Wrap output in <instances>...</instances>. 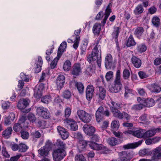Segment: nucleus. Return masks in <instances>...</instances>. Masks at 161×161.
Segmentation results:
<instances>
[{"label":"nucleus","mask_w":161,"mask_h":161,"mask_svg":"<svg viewBox=\"0 0 161 161\" xmlns=\"http://www.w3.org/2000/svg\"><path fill=\"white\" fill-rule=\"evenodd\" d=\"M57 128L58 133L62 139L65 140L68 138L69 134L66 129L60 126H58Z\"/></svg>","instance_id":"2eb2a0df"},{"label":"nucleus","mask_w":161,"mask_h":161,"mask_svg":"<svg viewBox=\"0 0 161 161\" xmlns=\"http://www.w3.org/2000/svg\"><path fill=\"white\" fill-rule=\"evenodd\" d=\"M71 67L70 62L69 60H66L64 63L63 68L64 71H68L69 70Z\"/></svg>","instance_id":"c03bdc74"},{"label":"nucleus","mask_w":161,"mask_h":161,"mask_svg":"<svg viewBox=\"0 0 161 161\" xmlns=\"http://www.w3.org/2000/svg\"><path fill=\"white\" fill-rule=\"evenodd\" d=\"M145 106V104L140 103L139 104L135 105L132 108V109L134 111H137L142 109Z\"/></svg>","instance_id":"de8ad7c7"},{"label":"nucleus","mask_w":161,"mask_h":161,"mask_svg":"<svg viewBox=\"0 0 161 161\" xmlns=\"http://www.w3.org/2000/svg\"><path fill=\"white\" fill-rule=\"evenodd\" d=\"M37 62L38 63L36 64L37 67L35 71V72L36 73L40 72L41 70V67L42 64V60L41 57H39Z\"/></svg>","instance_id":"f704fd0d"},{"label":"nucleus","mask_w":161,"mask_h":161,"mask_svg":"<svg viewBox=\"0 0 161 161\" xmlns=\"http://www.w3.org/2000/svg\"><path fill=\"white\" fill-rule=\"evenodd\" d=\"M94 91V88L92 85H89L86 88V97L88 100L92 99Z\"/></svg>","instance_id":"f3484780"},{"label":"nucleus","mask_w":161,"mask_h":161,"mask_svg":"<svg viewBox=\"0 0 161 161\" xmlns=\"http://www.w3.org/2000/svg\"><path fill=\"white\" fill-rule=\"evenodd\" d=\"M24 125L18 122L14 124L13 127L14 130L15 132H19L22 130Z\"/></svg>","instance_id":"79ce46f5"},{"label":"nucleus","mask_w":161,"mask_h":161,"mask_svg":"<svg viewBox=\"0 0 161 161\" xmlns=\"http://www.w3.org/2000/svg\"><path fill=\"white\" fill-rule=\"evenodd\" d=\"M71 109L69 107H67L65 110V117L68 118L71 114Z\"/></svg>","instance_id":"0e129e2a"},{"label":"nucleus","mask_w":161,"mask_h":161,"mask_svg":"<svg viewBox=\"0 0 161 161\" xmlns=\"http://www.w3.org/2000/svg\"><path fill=\"white\" fill-rule=\"evenodd\" d=\"M131 60L132 64L135 67L138 68L141 67L142 61L140 58L136 56H133L131 58Z\"/></svg>","instance_id":"393cba45"},{"label":"nucleus","mask_w":161,"mask_h":161,"mask_svg":"<svg viewBox=\"0 0 161 161\" xmlns=\"http://www.w3.org/2000/svg\"><path fill=\"white\" fill-rule=\"evenodd\" d=\"M152 153L153 155L152 159L154 161H157L161 158V145L154 149L153 150Z\"/></svg>","instance_id":"4468645a"},{"label":"nucleus","mask_w":161,"mask_h":161,"mask_svg":"<svg viewBox=\"0 0 161 161\" xmlns=\"http://www.w3.org/2000/svg\"><path fill=\"white\" fill-rule=\"evenodd\" d=\"M75 85L80 93H82L84 91V87L83 84L80 82L75 83Z\"/></svg>","instance_id":"a18cd8bd"},{"label":"nucleus","mask_w":161,"mask_h":161,"mask_svg":"<svg viewBox=\"0 0 161 161\" xmlns=\"http://www.w3.org/2000/svg\"><path fill=\"white\" fill-rule=\"evenodd\" d=\"M30 102V100L28 99H21L18 103L17 107L21 111L23 112L24 110L29 105ZM29 111L28 110L23 111V112L28 113Z\"/></svg>","instance_id":"0eeeda50"},{"label":"nucleus","mask_w":161,"mask_h":161,"mask_svg":"<svg viewBox=\"0 0 161 161\" xmlns=\"http://www.w3.org/2000/svg\"><path fill=\"white\" fill-rule=\"evenodd\" d=\"M28 147L25 144L20 143L19 144V151L24 152L26 151Z\"/></svg>","instance_id":"09e8293b"},{"label":"nucleus","mask_w":161,"mask_h":161,"mask_svg":"<svg viewBox=\"0 0 161 161\" xmlns=\"http://www.w3.org/2000/svg\"><path fill=\"white\" fill-rule=\"evenodd\" d=\"M41 100L42 102L44 103H48L52 101L51 94L43 96L41 98Z\"/></svg>","instance_id":"473e14b6"},{"label":"nucleus","mask_w":161,"mask_h":161,"mask_svg":"<svg viewBox=\"0 0 161 161\" xmlns=\"http://www.w3.org/2000/svg\"><path fill=\"white\" fill-rule=\"evenodd\" d=\"M161 130L160 128H157L150 130L147 131H145L144 133V138H147L151 137L154 135L157 132H160Z\"/></svg>","instance_id":"412c9836"},{"label":"nucleus","mask_w":161,"mask_h":161,"mask_svg":"<svg viewBox=\"0 0 161 161\" xmlns=\"http://www.w3.org/2000/svg\"><path fill=\"white\" fill-rule=\"evenodd\" d=\"M142 141H139L135 143H129L123 146V147L125 149H133L138 147L142 143Z\"/></svg>","instance_id":"4be33fe9"},{"label":"nucleus","mask_w":161,"mask_h":161,"mask_svg":"<svg viewBox=\"0 0 161 161\" xmlns=\"http://www.w3.org/2000/svg\"><path fill=\"white\" fill-rule=\"evenodd\" d=\"M113 65V59L112 55L108 54L105 57V65L106 69H110Z\"/></svg>","instance_id":"6ab92c4d"},{"label":"nucleus","mask_w":161,"mask_h":161,"mask_svg":"<svg viewBox=\"0 0 161 161\" xmlns=\"http://www.w3.org/2000/svg\"><path fill=\"white\" fill-rule=\"evenodd\" d=\"M41 134L38 131L33 132L31 133V136L33 138H39L41 137Z\"/></svg>","instance_id":"774afa93"},{"label":"nucleus","mask_w":161,"mask_h":161,"mask_svg":"<svg viewBox=\"0 0 161 161\" xmlns=\"http://www.w3.org/2000/svg\"><path fill=\"white\" fill-rule=\"evenodd\" d=\"M82 72V68L81 64L78 63H75L73 66L71 71V74L74 77L79 75Z\"/></svg>","instance_id":"9d476101"},{"label":"nucleus","mask_w":161,"mask_h":161,"mask_svg":"<svg viewBox=\"0 0 161 161\" xmlns=\"http://www.w3.org/2000/svg\"><path fill=\"white\" fill-rule=\"evenodd\" d=\"M64 123L67 128L70 130L75 131L78 129V126L76 122L72 119L64 120Z\"/></svg>","instance_id":"1a4fd4ad"},{"label":"nucleus","mask_w":161,"mask_h":161,"mask_svg":"<svg viewBox=\"0 0 161 161\" xmlns=\"http://www.w3.org/2000/svg\"><path fill=\"white\" fill-rule=\"evenodd\" d=\"M149 87V89L152 92H158L160 91L161 89L160 87L156 84L151 85Z\"/></svg>","instance_id":"c85d7f7f"},{"label":"nucleus","mask_w":161,"mask_h":161,"mask_svg":"<svg viewBox=\"0 0 161 161\" xmlns=\"http://www.w3.org/2000/svg\"><path fill=\"white\" fill-rule=\"evenodd\" d=\"M110 109L113 116L118 119H122L124 118L126 120H128L130 118V116L125 112L121 113L118 109L113 107H110Z\"/></svg>","instance_id":"7ed1b4c3"},{"label":"nucleus","mask_w":161,"mask_h":161,"mask_svg":"<svg viewBox=\"0 0 161 161\" xmlns=\"http://www.w3.org/2000/svg\"><path fill=\"white\" fill-rule=\"evenodd\" d=\"M52 155L53 160L54 161H60L65 156L66 153L63 149L58 148L55 150Z\"/></svg>","instance_id":"39448f33"},{"label":"nucleus","mask_w":161,"mask_h":161,"mask_svg":"<svg viewBox=\"0 0 161 161\" xmlns=\"http://www.w3.org/2000/svg\"><path fill=\"white\" fill-rule=\"evenodd\" d=\"M79 142L78 144V147L80 150H82L85 148L87 143L88 142L85 140H83L79 141Z\"/></svg>","instance_id":"e433bc0d"},{"label":"nucleus","mask_w":161,"mask_h":161,"mask_svg":"<svg viewBox=\"0 0 161 161\" xmlns=\"http://www.w3.org/2000/svg\"><path fill=\"white\" fill-rule=\"evenodd\" d=\"M60 57H58V56L56 57L52 61L50 64V67L51 69H54L56 66L58 61L60 58Z\"/></svg>","instance_id":"3c124183"},{"label":"nucleus","mask_w":161,"mask_h":161,"mask_svg":"<svg viewBox=\"0 0 161 161\" xmlns=\"http://www.w3.org/2000/svg\"><path fill=\"white\" fill-rule=\"evenodd\" d=\"M67 44L66 42H63L60 45L59 47L58 48L57 56L58 57H60L62 55V53L64 52L67 47Z\"/></svg>","instance_id":"5701e85b"},{"label":"nucleus","mask_w":161,"mask_h":161,"mask_svg":"<svg viewBox=\"0 0 161 161\" xmlns=\"http://www.w3.org/2000/svg\"><path fill=\"white\" fill-rule=\"evenodd\" d=\"M95 69L94 67L91 64H90L86 69V73L87 74H90L92 73Z\"/></svg>","instance_id":"4d7b16f0"},{"label":"nucleus","mask_w":161,"mask_h":161,"mask_svg":"<svg viewBox=\"0 0 161 161\" xmlns=\"http://www.w3.org/2000/svg\"><path fill=\"white\" fill-rule=\"evenodd\" d=\"M99 90L97 91V95L100 99L102 100L104 99L106 96V90L102 86L98 87Z\"/></svg>","instance_id":"b1692460"},{"label":"nucleus","mask_w":161,"mask_h":161,"mask_svg":"<svg viewBox=\"0 0 161 161\" xmlns=\"http://www.w3.org/2000/svg\"><path fill=\"white\" fill-rule=\"evenodd\" d=\"M75 161H85V157L81 154H77L75 157Z\"/></svg>","instance_id":"5fc2aeb1"},{"label":"nucleus","mask_w":161,"mask_h":161,"mask_svg":"<svg viewBox=\"0 0 161 161\" xmlns=\"http://www.w3.org/2000/svg\"><path fill=\"white\" fill-rule=\"evenodd\" d=\"M120 71L118 70L116 73L114 83L113 85L109 87V90L112 92L117 93L121 90L122 84L120 80Z\"/></svg>","instance_id":"f03ea898"},{"label":"nucleus","mask_w":161,"mask_h":161,"mask_svg":"<svg viewBox=\"0 0 161 161\" xmlns=\"http://www.w3.org/2000/svg\"><path fill=\"white\" fill-rule=\"evenodd\" d=\"M77 114L80 119L85 123H89L92 119V115L83 110H79Z\"/></svg>","instance_id":"20e7f679"},{"label":"nucleus","mask_w":161,"mask_h":161,"mask_svg":"<svg viewBox=\"0 0 161 161\" xmlns=\"http://www.w3.org/2000/svg\"><path fill=\"white\" fill-rule=\"evenodd\" d=\"M145 130L144 129H140L134 131L128 130L124 132L125 134H132V135L138 138H144V133Z\"/></svg>","instance_id":"9b49d317"},{"label":"nucleus","mask_w":161,"mask_h":161,"mask_svg":"<svg viewBox=\"0 0 161 161\" xmlns=\"http://www.w3.org/2000/svg\"><path fill=\"white\" fill-rule=\"evenodd\" d=\"M120 30V28L119 27H115L114 28V31L112 34L113 39L116 42L117 49L118 51H119L120 50L118 40V37L119 33Z\"/></svg>","instance_id":"ddd939ff"},{"label":"nucleus","mask_w":161,"mask_h":161,"mask_svg":"<svg viewBox=\"0 0 161 161\" xmlns=\"http://www.w3.org/2000/svg\"><path fill=\"white\" fill-rule=\"evenodd\" d=\"M152 22L156 27H158L160 24L159 18L156 16H154L152 19Z\"/></svg>","instance_id":"58836bf2"},{"label":"nucleus","mask_w":161,"mask_h":161,"mask_svg":"<svg viewBox=\"0 0 161 161\" xmlns=\"http://www.w3.org/2000/svg\"><path fill=\"white\" fill-rule=\"evenodd\" d=\"M39 153L42 156H47L48 153V150L45 147H42L38 150Z\"/></svg>","instance_id":"ea45409f"},{"label":"nucleus","mask_w":161,"mask_h":161,"mask_svg":"<svg viewBox=\"0 0 161 161\" xmlns=\"http://www.w3.org/2000/svg\"><path fill=\"white\" fill-rule=\"evenodd\" d=\"M101 46L98 45L97 43L93 49L91 54H89L87 56V60L88 62L92 63L96 60L98 66L100 67L101 63Z\"/></svg>","instance_id":"f257e3e1"},{"label":"nucleus","mask_w":161,"mask_h":161,"mask_svg":"<svg viewBox=\"0 0 161 161\" xmlns=\"http://www.w3.org/2000/svg\"><path fill=\"white\" fill-rule=\"evenodd\" d=\"M36 112L37 114L45 119H48L50 117V113L46 108L41 106L37 108Z\"/></svg>","instance_id":"6e6552de"},{"label":"nucleus","mask_w":161,"mask_h":161,"mask_svg":"<svg viewBox=\"0 0 161 161\" xmlns=\"http://www.w3.org/2000/svg\"><path fill=\"white\" fill-rule=\"evenodd\" d=\"M12 131V129L11 127H8L2 132V135L4 137L8 138L11 134Z\"/></svg>","instance_id":"2f4dec72"},{"label":"nucleus","mask_w":161,"mask_h":161,"mask_svg":"<svg viewBox=\"0 0 161 161\" xmlns=\"http://www.w3.org/2000/svg\"><path fill=\"white\" fill-rule=\"evenodd\" d=\"M126 46L128 47L134 46L136 44V43L132 35H130L126 42Z\"/></svg>","instance_id":"cd10ccee"},{"label":"nucleus","mask_w":161,"mask_h":161,"mask_svg":"<svg viewBox=\"0 0 161 161\" xmlns=\"http://www.w3.org/2000/svg\"><path fill=\"white\" fill-rule=\"evenodd\" d=\"M101 26L100 24L98 23H95L93 28L92 30L95 34H98L101 30Z\"/></svg>","instance_id":"72a5a7b5"},{"label":"nucleus","mask_w":161,"mask_h":161,"mask_svg":"<svg viewBox=\"0 0 161 161\" xmlns=\"http://www.w3.org/2000/svg\"><path fill=\"white\" fill-rule=\"evenodd\" d=\"M29 136L28 132L26 131H23L21 133V136L24 139H27Z\"/></svg>","instance_id":"052dcab7"},{"label":"nucleus","mask_w":161,"mask_h":161,"mask_svg":"<svg viewBox=\"0 0 161 161\" xmlns=\"http://www.w3.org/2000/svg\"><path fill=\"white\" fill-rule=\"evenodd\" d=\"M51 97L52 98V101L55 104L59 103L61 102L59 97L57 94H51Z\"/></svg>","instance_id":"7c9ffc66"},{"label":"nucleus","mask_w":161,"mask_h":161,"mask_svg":"<svg viewBox=\"0 0 161 161\" xmlns=\"http://www.w3.org/2000/svg\"><path fill=\"white\" fill-rule=\"evenodd\" d=\"M95 115L97 121L98 123L101 122L102 120L103 114L96 112Z\"/></svg>","instance_id":"864d4df0"},{"label":"nucleus","mask_w":161,"mask_h":161,"mask_svg":"<svg viewBox=\"0 0 161 161\" xmlns=\"http://www.w3.org/2000/svg\"><path fill=\"white\" fill-rule=\"evenodd\" d=\"M27 117L29 121L32 123L35 122L36 118L35 115L31 113H29L28 114Z\"/></svg>","instance_id":"603ef678"},{"label":"nucleus","mask_w":161,"mask_h":161,"mask_svg":"<svg viewBox=\"0 0 161 161\" xmlns=\"http://www.w3.org/2000/svg\"><path fill=\"white\" fill-rule=\"evenodd\" d=\"M89 144L92 149L96 150H100L102 153H107L109 150L106 147L101 144H98L93 142H88Z\"/></svg>","instance_id":"423d86ee"},{"label":"nucleus","mask_w":161,"mask_h":161,"mask_svg":"<svg viewBox=\"0 0 161 161\" xmlns=\"http://www.w3.org/2000/svg\"><path fill=\"white\" fill-rule=\"evenodd\" d=\"M83 130L86 134L90 136L93 134L95 131V129L94 127L87 124H85L83 126Z\"/></svg>","instance_id":"dca6fc26"},{"label":"nucleus","mask_w":161,"mask_h":161,"mask_svg":"<svg viewBox=\"0 0 161 161\" xmlns=\"http://www.w3.org/2000/svg\"><path fill=\"white\" fill-rule=\"evenodd\" d=\"M37 126L41 129H44L46 127V122L44 120H40L38 121Z\"/></svg>","instance_id":"49530a36"},{"label":"nucleus","mask_w":161,"mask_h":161,"mask_svg":"<svg viewBox=\"0 0 161 161\" xmlns=\"http://www.w3.org/2000/svg\"><path fill=\"white\" fill-rule=\"evenodd\" d=\"M137 51L140 53L145 52L147 50V47L144 44L138 45L136 48Z\"/></svg>","instance_id":"c9c22d12"},{"label":"nucleus","mask_w":161,"mask_h":161,"mask_svg":"<svg viewBox=\"0 0 161 161\" xmlns=\"http://www.w3.org/2000/svg\"><path fill=\"white\" fill-rule=\"evenodd\" d=\"M20 76L21 79L25 81H29V78L28 75H26L23 73H21L20 74Z\"/></svg>","instance_id":"e2e57ef3"},{"label":"nucleus","mask_w":161,"mask_h":161,"mask_svg":"<svg viewBox=\"0 0 161 161\" xmlns=\"http://www.w3.org/2000/svg\"><path fill=\"white\" fill-rule=\"evenodd\" d=\"M10 107V102L8 101L4 102L2 104V107L4 109H7Z\"/></svg>","instance_id":"338daca9"},{"label":"nucleus","mask_w":161,"mask_h":161,"mask_svg":"<svg viewBox=\"0 0 161 161\" xmlns=\"http://www.w3.org/2000/svg\"><path fill=\"white\" fill-rule=\"evenodd\" d=\"M155 104L154 100L153 99H147L145 100L143 104H145V106L150 107L153 106Z\"/></svg>","instance_id":"a19ab883"},{"label":"nucleus","mask_w":161,"mask_h":161,"mask_svg":"<svg viewBox=\"0 0 161 161\" xmlns=\"http://www.w3.org/2000/svg\"><path fill=\"white\" fill-rule=\"evenodd\" d=\"M53 52V49L51 48L47 49L46 52V56H45L46 60L48 61H49L51 60V57L50 55Z\"/></svg>","instance_id":"8fccbe9b"},{"label":"nucleus","mask_w":161,"mask_h":161,"mask_svg":"<svg viewBox=\"0 0 161 161\" xmlns=\"http://www.w3.org/2000/svg\"><path fill=\"white\" fill-rule=\"evenodd\" d=\"M111 128L113 130H117L119 126V123L118 120H114L113 121L111 124Z\"/></svg>","instance_id":"4c0bfd02"},{"label":"nucleus","mask_w":161,"mask_h":161,"mask_svg":"<svg viewBox=\"0 0 161 161\" xmlns=\"http://www.w3.org/2000/svg\"><path fill=\"white\" fill-rule=\"evenodd\" d=\"M143 32V29L142 27L137 28L134 32L135 35L138 37H140Z\"/></svg>","instance_id":"37998d69"},{"label":"nucleus","mask_w":161,"mask_h":161,"mask_svg":"<svg viewBox=\"0 0 161 161\" xmlns=\"http://www.w3.org/2000/svg\"><path fill=\"white\" fill-rule=\"evenodd\" d=\"M119 158L117 159L113 160L112 161H129L127 158V154L125 152H122L119 153Z\"/></svg>","instance_id":"a878e982"},{"label":"nucleus","mask_w":161,"mask_h":161,"mask_svg":"<svg viewBox=\"0 0 161 161\" xmlns=\"http://www.w3.org/2000/svg\"><path fill=\"white\" fill-rule=\"evenodd\" d=\"M57 144L58 146L62 148V149L65 148V147L66 144L60 140H57Z\"/></svg>","instance_id":"680f3d73"},{"label":"nucleus","mask_w":161,"mask_h":161,"mask_svg":"<svg viewBox=\"0 0 161 161\" xmlns=\"http://www.w3.org/2000/svg\"><path fill=\"white\" fill-rule=\"evenodd\" d=\"M44 88V85L43 83H41L39 85L36 86L35 88L34 96L37 98L40 97Z\"/></svg>","instance_id":"f8f14e48"},{"label":"nucleus","mask_w":161,"mask_h":161,"mask_svg":"<svg viewBox=\"0 0 161 161\" xmlns=\"http://www.w3.org/2000/svg\"><path fill=\"white\" fill-rule=\"evenodd\" d=\"M113 77V72L110 71L108 72L106 75L105 77L107 80H109Z\"/></svg>","instance_id":"bf43d9fd"},{"label":"nucleus","mask_w":161,"mask_h":161,"mask_svg":"<svg viewBox=\"0 0 161 161\" xmlns=\"http://www.w3.org/2000/svg\"><path fill=\"white\" fill-rule=\"evenodd\" d=\"M108 143L110 145L114 146L119 144L118 140L115 137H110L107 140Z\"/></svg>","instance_id":"c756f323"},{"label":"nucleus","mask_w":161,"mask_h":161,"mask_svg":"<svg viewBox=\"0 0 161 161\" xmlns=\"http://www.w3.org/2000/svg\"><path fill=\"white\" fill-rule=\"evenodd\" d=\"M10 120V119L7 116L5 117L4 119V125L5 126H8L10 125L13 121Z\"/></svg>","instance_id":"13d9d810"},{"label":"nucleus","mask_w":161,"mask_h":161,"mask_svg":"<svg viewBox=\"0 0 161 161\" xmlns=\"http://www.w3.org/2000/svg\"><path fill=\"white\" fill-rule=\"evenodd\" d=\"M130 75V73L129 70L127 69H125L124 70L123 73V76L124 79H128Z\"/></svg>","instance_id":"6e6d98bb"},{"label":"nucleus","mask_w":161,"mask_h":161,"mask_svg":"<svg viewBox=\"0 0 161 161\" xmlns=\"http://www.w3.org/2000/svg\"><path fill=\"white\" fill-rule=\"evenodd\" d=\"M65 81V77L63 75H59L56 80L57 88L61 89L64 86Z\"/></svg>","instance_id":"a211bd4d"},{"label":"nucleus","mask_w":161,"mask_h":161,"mask_svg":"<svg viewBox=\"0 0 161 161\" xmlns=\"http://www.w3.org/2000/svg\"><path fill=\"white\" fill-rule=\"evenodd\" d=\"M137 90L139 94L141 96H145L147 95L146 91L143 88H138Z\"/></svg>","instance_id":"69168bd1"},{"label":"nucleus","mask_w":161,"mask_h":161,"mask_svg":"<svg viewBox=\"0 0 161 161\" xmlns=\"http://www.w3.org/2000/svg\"><path fill=\"white\" fill-rule=\"evenodd\" d=\"M112 4L111 3H110L108 6H107L105 10L104 15H105L102 21V24L103 25H104L105 24L106 20L108 17L110 13L111 12V7Z\"/></svg>","instance_id":"aec40b11"},{"label":"nucleus","mask_w":161,"mask_h":161,"mask_svg":"<svg viewBox=\"0 0 161 161\" xmlns=\"http://www.w3.org/2000/svg\"><path fill=\"white\" fill-rule=\"evenodd\" d=\"M144 9L141 4L138 5L134 10V13L135 15H138L142 13Z\"/></svg>","instance_id":"bb28decb"}]
</instances>
